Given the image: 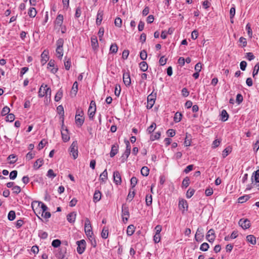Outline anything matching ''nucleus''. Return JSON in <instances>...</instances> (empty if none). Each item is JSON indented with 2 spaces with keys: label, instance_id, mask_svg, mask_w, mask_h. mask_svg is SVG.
<instances>
[{
  "label": "nucleus",
  "instance_id": "44",
  "mask_svg": "<svg viewBox=\"0 0 259 259\" xmlns=\"http://www.w3.org/2000/svg\"><path fill=\"white\" fill-rule=\"evenodd\" d=\"M47 176L49 178L54 179L56 177V174L54 173L53 169H50L47 172Z\"/></svg>",
  "mask_w": 259,
  "mask_h": 259
},
{
  "label": "nucleus",
  "instance_id": "42",
  "mask_svg": "<svg viewBox=\"0 0 259 259\" xmlns=\"http://www.w3.org/2000/svg\"><path fill=\"white\" fill-rule=\"evenodd\" d=\"M110 51L112 53H116L118 51V47L116 44H112L110 48Z\"/></svg>",
  "mask_w": 259,
  "mask_h": 259
},
{
  "label": "nucleus",
  "instance_id": "59",
  "mask_svg": "<svg viewBox=\"0 0 259 259\" xmlns=\"http://www.w3.org/2000/svg\"><path fill=\"white\" fill-rule=\"evenodd\" d=\"M104 33V29L103 27H101L99 29V30L98 31V33L100 40H102Z\"/></svg>",
  "mask_w": 259,
  "mask_h": 259
},
{
  "label": "nucleus",
  "instance_id": "27",
  "mask_svg": "<svg viewBox=\"0 0 259 259\" xmlns=\"http://www.w3.org/2000/svg\"><path fill=\"white\" fill-rule=\"evenodd\" d=\"M118 152V146L113 145L110 153L111 157H114Z\"/></svg>",
  "mask_w": 259,
  "mask_h": 259
},
{
  "label": "nucleus",
  "instance_id": "12",
  "mask_svg": "<svg viewBox=\"0 0 259 259\" xmlns=\"http://www.w3.org/2000/svg\"><path fill=\"white\" fill-rule=\"evenodd\" d=\"M155 101V96L152 94H150L147 97V108H151L154 104Z\"/></svg>",
  "mask_w": 259,
  "mask_h": 259
},
{
  "label": "nucleus",
  "instance_id": "6",
  "mask_svg": "<svg viewBox=\"0 0 259 259\" xmlns=\"http://www.w3.org/2000/svg\"><path fill=\"white\" fill-rule=\"evenodd\" d=\"M122 217L123 222L127 221L130 217L128 207L125 204H123L122 206Z\"/></svg>",
  "mask_w": 259,
  "mask_h": 259
},
{
  "label": "nucleus",
  "instance_id": "21",
  "mask_svg": "<svg viewBox=\"0 0 259 259\" xmlns=\"http://www.w3.org/2000/svg\"><path fill=\"white\" fill-rule=\"evenodd\" d=\"M44 160L42 159H38L35 161L33 164V168L35 169H38L43 164Z\"/></svg>",
  "mask_w": 259,
  "mask_h": 259
},
{
  "label": "nucleus",
  "instance_id": "2",
  "mask_svg": "<svg viewBox=\"0 0 259 259\" xmlns=\"http://www.w3.org/2000/svg\"><path fill=\"white\" fill-rule=\"evenodd\" d=\"M69 151L70 155L72 156L73 159H75L78 157V146L77 141H74L71 145Z\"/></svg>",
  "mask_w": 259,
  "mask_h": 259
},
{
  "label": "nucleus",
  "instance_id": "54",
  "mask_svg": "<svg viewBox=\"0 0 259 259\" xmlns=\"http://www.w3.org/2000/svg\"><path fill=\"white\" fill-rule=\"evenodd\" d=\"M61 244V241L59 239L54 240L52 242V245L54 247H58Z\"/></svg>",
  "mask_w": 259,
  "mask_h": 259
},
{
  "label": "nucleus",
  "instance_id": "7",
  "mask_svg": "<svg viewBox=\"0 0 259 259\" xmlns=\"http://www.w3.org/2000/svg\"><path fill=\"white\" fill-rule=\"evenodd\" d=\"M123 81L124 84L126 86H130L131 84V79L129 71L125 72V70L123 71Z\"/></svg>",
  "mask_w": 259,
  "mask_h": 259
},
{
  "label": "nucleus",
  "instance_id": "23",
  "mask_svg": "<svg viewBox=\"0 0 259 259\" xmlns=\"http://www.w3.org/2000/svg\"><path fill=\"white\" fill-rule=\"evenodd\" d=\"M135 228L134 225H131L127 227L126 234L128 236H132L135 232Z\"/></svg>",
  "mask_w": 259,
  "mask_h": 259
},
{
  "label": "nucleus",
  "instance_id": "61",
  "mask_svg": "<svg viewBox=\"0 0 259 259\" xmlns=\"http://www.w3.org/2000/svg\"><path fill=\"white\" fill-rule=\"evenodd\" d=\"M17 176V170H13L10 174V179L11 180H14L16 178Z\"/></svg>",
  "mask_w": 259,
  "mask_h": 259
},
{
  "label": "nucleus",
  "instance_id": "26",
  "mask_svg": "<svg viewBox=\"0 0 259 259\" xmlns=\"http://www.w3.org/2000/svg\"><path fill=\"white\" fill-rule=\"evenodd\" d=\"M246 240L251 244L254 245L256 243V238L252 235H249L246 236Z\"/></svg>",
  "mask_w": 259,
  "mask_h": 259
},
{
  "label": "nucleus",
  "instance_id": "10",
  "mask_svg": "<svg viewBox=\"0 0 259 259\" xmlns=\"http://www.w3.org/2000/svg\"><path fill=\"white\" fill-rule=\"evenodd\" d=\"M82 114V111L78 112H78H77L75 117L76 123L80 126L82 125L84 122V118L82 117L81 115Z\"/></svg>",
  "mask_w": 259,
  "mask_h": 259
},
{
  "label": "nucleus",
  "instance_id": "16",
  "mask_svg": "<svg viewBox=\"0 0 259 259\" xmlns=\"http://www.w3.org/2000/svg\"><path fill=\"white\" fill-rule=\"evenodd\" d=\"M48 54V52L45 50L41 55V63L42 65H44L49 60Z\"/></svg>",
  "mask_w": 259,
  "mask_h": 259
},
{
  "label": "nucleus",
  "instance_id": "45",
  "mask_svg": "<svg viewBox=\"0 0 259 259\" xmlns=\"http://www.w3.org/2000/svg\"><path fill=\"white\" fill-rule=\"evenodd\" d=\"M259 70V63H257L254 67V69L252 72V76L255 78L256 75L257 74Z\"/></svg>",
  "mask_w": 259,
  "mask_h": 259
},
{
  "label": "nucleus",
  "instance_id": "37",
  "mask_svg": "<svg viewBox=\"0 0 259 259\" xmlns=\"http://www.w3.org/2000/svg\"><path fill=\"white\" fill-rule=\"evenodd\" d=\"M16 218V213L14 210H11L9 211L8 215V219L10 221H13Z\"/></svg>",
  "mask_w": 259,
  "mask_h": 259
},
{
  "label": "nucleus",
  "instance_id": "49",
  "mask_svg": "<svg viewBox=\"0 0 259 259\" xmlns=\"http://www.w3.org/2000/svg\"><path fill=\"white\" fill-rule=\"evenodd\" d=\"M10 111V109L8 106L4 107L3 108L2 111L1 112L2 116H5L6 115L9 113Z\"/></svg>",
  "mask_w": 259,
  "mask_h": 259
},
{
  "label": "nucleus",
  "instance_id": "5",
  "mask_svg": "<svg viewBox=\"0 0 259 259\" xmlns=\"http://www.w3.org/2000/svg\"><path fill=\"white\" fill-rule=\"evenodd\" d=\"M96 110V106L95 102L92 101L90 103V107L88 110V115L90 119H93Z\"/></svg>",
  "mask_w": 259,
  "mask_h": 259
},
{
  "label": "nucleus",
  "instance_id": "52",
  "mask_svg": "<svg viewBox=\"0 0 259 259\" xmlns=\"http://www.w3.org/2000/svg\"><path fill=\"white\" fill-rule=\"evenodd\" d=\"M161 236L160 234L155 233L153 237V241L155 243H157L160 241Z\"/></svg>",
  "mask_w": 259,
  "mask_h": 259
},
{
  "label": "nucleus",
  "instance_id": "19",
  "mask_svg": "<svg viewBox=\"0 0 259 259\" xmlns=\"http://www.w3.org/2000/svg\"><path fill=\"white\" fill-rule=\"evenodd\" d=\"M76 214L74 212H71L67 215V220L70 223H74Z\"/></svg>",
  "mask_w": 259,
  "mask_h": 259
},
{
  "label": "nucleus",
  "instance_id": "31",
  "mask_svg": "<svg viewBox=\"0 0 259 259\" xmlns=\"http://www.w3.org/2000/svg\"><path fill=\"white\" fill-rule=\"evenodd\" d=\"M139 67L140 69L143 72L147 71L148 67L147 63L145 61L141 62L139 64Z\"/></svg>",
  "mask_w": 259,
  "mask_h": 259
},
{
  "label": "nucleus",
  "instance_id": "4",
  "mask_svg": "<svg viewBox=\"0 0 259 259\" xmlns=\"http://www.w3.org/2000/svg\"><path fill=\"white\" fill-rule=\"evenodd\" d=\"M76 244L77 245V252L79 254H81L84 251L85 247H86V242L83 239H82L79 241H77L76 242Z\"/></svg>",
  "mask_w": 259,
  "mask_h": 259
},
{
  "label": "nucleus",
  "instance_id": "56",
  "mask_svg": "<svg viewBox=\"0 0 259 259\" xmlns=\"http://www.w3.org/2000/svg\"><path fill=\"white\" fill-rule=\"evenodd\" d=\"M137 182H138V180H137V179L135 177H133L131 178V187L132 188H134L135 187V186L136 185V184H137Z\"/></svg>",
  "mask_w": 259,
  "mask_h": 259
},
{
  "label": "nucleus",
  "instance_id": "8",
  "mask_svg": "<svg viewBox=\"0 0 259 259\" xmlns=\"http://www.w3.org/2000/svg\"><path fill=\"white\" fill-rule=\"evenodd\" d=\"M238 224L243 229H247L250 227V221L247 219H241Z\"/></svg>",
  "mask_w": 259,
  "mask_h": 259
},
{
  "label": "nucleus",
  "instance_id": "22",
  "mask_svg": "<svg viewBox=\"0 0 259 259\" xmlns=\"http://www.w3.org/2000/svg\"><path fill=\"white\" fill-rule=\"evenodd\" d=\"M179 207L180 209L185 208L187 209L188 208V203L185 200L182 199L179 201Z\"/></svg>",
  "mask_w": 259,
  "mask_h": 259
},
{
  "label": "nucleus",
  "instance_id": "1",
  "mask_svg": "<svg viewBox=\"0 0 259 259\" xmlns=\"http://www.w3.org/2000/svg\"><path fill=\"white\" fill-rule=\"evenodd\" d=\"M64 39L62 38H59L56 41L57 48L56 49V56L59 59H62L64 54L63 52Z\"/></svg>",
  "mask_w": 259,
  "mask_h": 259
},
{
  "label": "nucleus",
  "instance_id": "50",
  "mask_svg": "<svg viewBox=\"0 0 259 259\" xmlns=\"http://www.w3.org/2000/svg\"><path fill=\"white\" fill-rule=\"evenodd\" d=\"M38 236L43 239H45L48 237V233L43 231H40L38 233Z\"/></svg>",
  "mask_w": 259,
  "mask_h": 259
},
{
  "label": "nucleus",
  "instance_id": "3",
  "mask_svg": "<svg viewBox=\"0 0 259 259\" xmlns=\"http://www.w3.org/2000/svg\"><path fill=\"white\" fill-rule=\"evenodd\" d=\"M84 231L86 235L88 237L92 238V236L93 234L92 231V228L91 224V222L89 219L87 218L85 220L84 224Z\"/></svg>",
  "mask_w": 259,
  "mask_h": 259
},
{
  "label": "nucleus",
  "instance_id": "46",
  "mask_svg": "<svg viewBox=\"0 0 259 259\" xmlns=\"http://www.w3.org/2000/svg\"><path fill=\"white\" fill-rule=\"evenodd\" d=\"M16 158V156L15 155H14V154H11V155H10L8 156L7 159L8 160H10V159H12V160L10 161V164H14L17 161V159Z\"/></svg>",
  "mask_w": 259,
  "mask_h": 259
},
{
  "label": "nucleus",
  "instance_id": "62",
  "mask_svg": "<svg viewBox=\"0 0 259 259\" xmlns=\"http://www.w3.org/2000/svg\"><path fill=\"white\" fill-rule=\"evenodd\" d=\"M248 198H249V197L247 195L240 197L238 198V202L241 203H243V202L246 201Z\"/></svg>",
  "mask_w": 259,
  "mask_h": 259
},
{
  "label": "nucleus",
  "instance_id": "64",
  "mask_svg": "<svg viewBox=\"0 0 259 259\" xmlns=\"http://www.w3.org/2000/svg\"><path fill=\"white\" fill-rule=\"evenodd\" d=\"M246 29L247 30L248 35H249V36L250 37H251L252 35V30H251V27H250V24L249 23H248L246 25Z\"/></svg>",
  "mask_w": 259,
  "mask_h": 259
},
{
  "label": "nucleus",
  "instance_id": "40",
  "mask_svg": "<svg viewBox=\"0 0 259 259\" xmlns=\"http://www.w3.org/2000/svg\"><path fill=\"white\" fill-rule=\"evenodd\" d=\"M141 173L143 176H147L149 173V169L146 166H143L141 170Z\"/></svg>",
  "mask_w": 259,
  "mask_h": 259
},
{
  "label": "nucleus",
  "instance_id": "38",
  "mask_svg": "<svg viewBox=\"0 0 259 259\" xmlns=\"http://www.w3.org/2000/svg\"><path fill=\"white\" fill-rule=\"evenodd\" d=\"M152 203V196L151 195H146V204L147 206H150Z\"/></svg>",
  "mask_w": 259,
  "mask_h": 259
},
{
  "label": "nucleus",
  "instance_id": "58",
  "mask_svg": "<svg viewBox=\"0 0 259 259\" xmlns=\"http://www.w3.org/2000/svg\"><path fill=\"white\" fill-rule=\"evenodd\" d=\"M78 91V83L77 81H75L73 84L72 88V92L74 93V95H76Z\"/></svg>",
  "mask_w": 259,
  "mask_h": 259
},
{
  "label": "nucleus",
  "instance_id": "15",
  "mask_svg": "<svg viewBox=\"0 0 259 259\" xmlns=\"http://www.w3.org/2000/svg\"><path fill=\"white\" fill-rule=\"evenodd\" d=\"M206 238V239L210 242H212L214 241L215 239L214 231L212 229H210L207 232Z\"/></svg>",
  "mask_w": 259,
  "mask_h": 259
},
{
  "label": "nucleus",
  "instance_id": "55",
  "mask_svg": "<svg viewBox=\"0 0 259 259\" xmlns=\"http://www.w3.org/2000/svg\"><path fill=\"white\" fill-rule=\"evenodd\" d=\"M14 119L15 115L12 113L9 114L6 117V121H7L12 122Z\"/></svg>",
  "mask_w": 259,
  "mask_h": 259
},
{
  "label": "nucleus",
  "instance_id": "13",
  "mask_svg": "<svg viewBox=\"0 0 259 259\" xmlns=\"http://www.w3.org/2000/svg\"><path fill=\"white\" fill-rule=\"evenodd\" d=\"M113 181L117 185L121 184V178L119 171H115L113 172Z\"/></svg>",
  "mask_w": 259,
  "mask_h": 259
},
{
  "label": "nucleus",
  "instance_id": "33",
  "mask_svg": "<svg viewBox=\"0 0 259 259\" xmlns=\"http://www.w3.org/2000/svg\"><path fill=\"white\" fill-rule=\"evenodd\" d=\"M232 148L230 147L226 148L223 151L222 156L223 158L227 157L231 152Z\"/></svg>",
  "mask_w": 259,
  "mask_h": 259
},
{
  "label": "nucleus",
  "instance_id": "41",
  "mask_svg": "<svg viewBox=\"0 0 259 259\" xmlns=\"http://www.w3.org/2000/svg\"><path fill=\"white\" fill-rule=\"evenodd\" d=\"M254 179L255 183H259V169L254 172L252 176V179Z\"/></svg>",
  "mask_w": 259,
  "mask_h": 259
},
{
  "label": "nucleus",
  "instance_id": "25",
  "mask_svg": "<svg viewBox=\"0 0 259 259\" xmlns=\"http://www.w3.org/2000/svg\"><path fill=\"white\" fill-rule=\"evenodd\" d=\"M63 96V90L62 89H60L57 92L55 97V100L56 102L59 101Z\"/></svg>",
  "mask_w": 259,
  "mask_h": 259
},
{
  "label": "nucleus",
  "instance_id": "17",
  "mask_svg": "<svg viewBox=\"0 0 259 259\" xmlns=\"http://www.w3.org/2000/svg\"><path fill=\"white\" fill-rule=\"evenodd\" d=\"M103 16V11L99 10L97 13L96 24L100 25L101 24Z\"/></svg>",
  "mask_w": 259,
  "mask_h": 259
},
{
  "label": "nucleus",
  "instance_id": "28",
  "mask_svg": "<svg viewBox=\"0 0 259 259\" xmlns=\"http://www.w3.org/2000/svg\"><path fill=\"white\" fill-rule=\"evenodd\" d=\"M107 171L105 169L103 172L100 175V180L105 183L107 179Z\"/></svg>",
  "mask_w": 259,
  "mask_h": 259
},
{
  "label": "nucleus",
  "instance_id": "24",
  "mask_svg": "<svg viewBox=\"0 0 259 259\" xmlns=\"http://www.w3.org/2000/svg\"><path fill=\"white\" fill-rule=\"evenodd\" d=\"M229 117V114L225 110H223L221 112V119L223 121H226L228 120Z\"/></svg>",
  "mask_w": 259,
  "mask_h": 259
},
{
  "label": "nucleus",
  "instance_id": "39",
  "mask_svg": "<svg viewBox=\"0 0 259 259\" xmlns=\"http://www.w3.org/2000/svg\"><path fill=\"white\" fill-rule=\"evenodd\" d=\"M44 84H42L39 89L38 96L40 98L44 97L46 95L45 91H44Z\"/></svg>",
  "mask_w": 259,
  "mask_h": 259
},
{
  "label": "nucleus",
  "instance_id": "18",
  "mask_svg": "<svg viewBox=\"0 0 259 259\" xmlns=\"http://www.w3.org/2000/svg\"><path fill=\"white\" fill-rule=\"evenodd\" d=\"M102 194L99 190H96L93 196V201L95 203L99 201L101 198Z\"/></svg>",
  "mask_w": 259,
  "mask_h": 259
},
{
  "label": "nucleus",
  "instance_id": "47",
  "mask_svg": "<svg viewBox=\"0 0 259 259\" xmlns=\"http://www.w3.org/2000/svg\"><path fill=\"white\" fill-rule=\"evenodd\" d=\"M195 190L193 189L189 188L187 193H186V197L188 198H190L194 194Z\"/></svg>",
  "mask_w": 259,
  "mask_h": 259
},
{
  "label": "nucleus",
  "instance_id": "48",
  "mask_svg": "<svg viewBox=\"0 0 259 259\" xmlns=\"http://www.w3.org/2000/svg\"><path fill=\"white\" fill-rule=\"evenodd\" d=\"M209 248V245L207 243H202L200 247V249L203 251H206Z\"/></svg>",
  "mask_w": 259,
  "mask_h": 259
},
{
  "label": "nucleus",
  "instance_id": "9",
  "mask_svg": "<svg viewBox=\"0 0 259 259\" xmlns=\"http://www.w3.org/2000/svg\"><path fill=\"white\" fill-rule=\"evenodd\" d=\"M203 237L204 234L203 229L198 228L195 235V240L197 242L202 241L203 239Z\"/></svg>",
  "mask_w": 259,
  "mask_h": 259
},
{
  "label": "nucleus",
  "instance_id": "29",
  "mask_svg": "<svg viewBox=\"0 0 259 259\" xmlns=\"http://www.w3.org/2000/svg\"><path fill=\"white\" fill-rule=\"evenodd\" d=\"M44 91H45V96L47 98H51V90L50 88L48 87L47 85H45Z\"/></svg>",
  "mask_w": 259,
  "mask_h": 259
},
{
  "label": "nucleus",
  "instance_id": "11",
  "mask_svg": "<svg viewBox=\"0 0 259 259\" xmlns=\"http://www.w3.org/2000/svg\"><path fill=\"white\" fill-rule=\"evenodd\" d=\"M48 68L53 73H56L58 71V68L55 66V61L54 60H51L48 64Z\"/></svg>",
  "mask_w": 259,
  "mask_h": 259
},
{
  "label": "nucleus",
  "instance_id": "20",
  "mask_svg": "<svg viewBox=\"0 0 259 259\" xmlns=\"http://www.w3.org/2000/svg\"><path fill=\"white\" fill-rule=\"evenodd\" d=\"M63 21V16L62 15L59 14L57 16L55 21V24L57 26L60 27Z\"/></svg>",
  "mask_w": 259,
  "mask_h": 259
},
{
  "label": "nucleus",
  "instance_id": "53",
  "mask_svg": "<svg viewBox=\"0 0 259 259\" xmlns=\"http://www.w3.org/2000/svg\"><path fill=\"white\" fill-rule=\"evenodd\" d=\"M115 25L118 27H120L122 25V20L119 17H117L114 21Z\"/></svg>",
  "mask_w": 259,
  "mask_h": 259
},
{
  "label": "nucleus",
  "instance_id": "34",
  "mask_svg": "<svg viewBox=\"0 0 259 259\" xmlns=\"http://www.w3.org/2000/svg\"><path fill=\"white\" fill-rule=\"evenodd\" d=\"M108 233H109L108 229L107 228L104 227L103 228V229H102V233H101V236H102V237L103 239L107 238L108 236Z\"/></svg>",
  "mask_w": 259,
  "mask_h": 259
},
{
  "label": "nucleus",
  "instance_id": "57",
  "mask_svg": "<svg viewBox=\"0 0 259 259\" xmlns=\"http://www.w3.org/2000/svg\"><path fill=\"white\" fill-rule=\"evenodd\" d=\"M156 126V125L155 123H152V124L149 127H148V128L147 129V132H148V133L149 134L152 133L155 129Z\"/></svg>",
  "mask_w": 259,
  "mask_h": 259
},
{
  "label": "nucleus",
  "instance_id": "32",
  "mask_svg": "<svg viewBox=\"0 0 259 259\" xmlns=\"http://www.w3.org/2000/svg\"><path fill=\"white\" fill-rule=\"evenodd\" d=\"M64 66L66 70H68L70 69L71 66V62L70 59H67L66 57L65 58Z\"/></svg>",
  "mask_w": 259,
  "mask_h": 259
},
{
  "label": "nucleus",
  "instance_id": "14",
  "mask_svg": "<svg viewBox=\"0 0 259 259\" xmlns=\"http://www.w3.org/2000/svg\"><path fill=\"white\" fill-rule=\"evenodd\" d=\"M61 135L62 140L64 142H67L69 140L70 136L69 135L68 131L67 128L64 129L63 127H62Z\"/></svg>",
  "mask_w": 259,
  "mask_h": 259
},
{
  "label": "nucleus",
  "instance_id": "60",
  "mask_svg": "<svg viewBox=\"0 0 259 259\" xmlns=\"http://www.w3.org/2000/svg\"><path fill=\"white\" fill-rule=\"evenodd\" d=\"M160 132H156L154 135L151 136L150 139L152 141H154L155 140L158 139L160 138Z\"/></svg>",
  "mask_w": 259,
  "mask_h": 259
},
{
  "label": "nucleus",
  "instance_id": "43",
  "mask_svg": "<svg viewBox=\"0 0 259 259\" xmlns=\"http://www.w3.org/2000/svg\"><path fill=\"white\" fill-rule=\"evenodd\" d=\"M190 184V179L189 177H186L183 180L182 182V187H184L185 188H187L188 187Z\"/></svg>",
  "mask_w": 259,
  "mask_h": 259
},
{
  "label": "nucleus",
  "instance_id": "36",
  "mask_svg": "<svg viewBox=\"0 0 259 259\" xmlns=\"http://www.w3.org/2000/svg\"><path fill=\"white\" fill-rule=\"evenodd\" d=\"M182 115L180 112H176L175 114L174 120L175 122H179L181 120Z\"/></svg>",
  "mask_w": 259,
  "mask_h": 259
},
{
  "label": "nucleus",
  "instance_id": "35",
  "mask_svg": "<svg viewBox=\"0 0 259 259\" xmlns=\"http://www.w3.org/2000/svg\"><path fill=\"white\" fill-rule=\"evenodd\" d=\"M91 44L92 46L94 49H95L98 47V43L97 37H92L91 38Z\"/></svg>",
  "mask_w": 259,
  "mask_h": 259
},
{
  "label": "nucleus",
  "instance_id": "30",
  "mask_svg": "<svg viewBox=\"0 0 259 259\" xmlns=\"http://www.w3.org/2000/svg\"><path fill=\"white\" fill-rule=\"evenodd\" d=\"M36 14H37V12L34 8L32 7V8H29L28 12V14L30 17H31V18L35 17Z\"/></svg>",
  "mask_w": 259,
  "mask_h": 259
},
{
  "label": "nucleus",
  "instance_id": "51",
  "mask_svg": "<svg viewBox=\"0 0 259 259\" xmlns=\"http://www.w3.org/2000/svg\"><path fill=\"white\" fill-rule=\"evenodd\" d=\"M140 57L141 60H145L147 59V52L145 50H142L140 52Z\"/></svg>",
  "mask_w": 259,
  "mask_h": 259
},
{
  "label": "nucleus",
  "instance_id": "63",
  "mask_svg": "<svg viewBox=\"0 0 259 259\" xmlns=\"http://www.w3.org/2000/svg\"><path fill=\"white\" fill-rule=\"evenodd\" d=\"M41 203V202H39L37 201H33L31 203V207L33 210H34V208H37V207H39L40 206V204Z\"/></svg>",
  "mask_w": 259,
  "mask_h": 259
}]
</instances>
